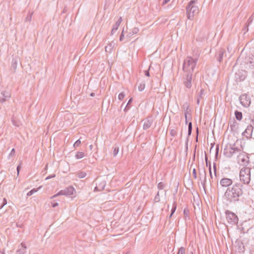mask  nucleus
I'll return each mask as SVG.
<instances>
[{"label": "nucleus", "instance_id": "obj_1", "mask_svg": "<svg viewBox=\"0 0 254 254\" xmlns=\"http://www.w3.org/2000/svg\"><path fill=\"white\" fill-rule=\"evenodd\" d=\"M242 185L240 183H235L231 187L226 190L224 197L229 202H236L239 200V197L242 195L243 192Z\"/></svg>", "mask_w": 254, "mask_h": 254}, {"label": "nucleus", "instance_id": "obj_2", "mask_svg": "<svg viewBox=\"0 0 254 254\" xmlns=\"http://www.w3.org/2000/svg\"><path fill=\"white\" fill-rule=\"evenodd\" d=\"M243 149L242 146L238 144L237 142L233 144L228 143L224 149L223 154L226 157L231 158L233 155H237L242 152Z\"/></svg>", "mask_w": 254, "mask_h": 254}, {"label": "nucleus", "instance_id": "obj_3", "mask_svg": "<svg viewBox=\"0 0 254 254\" xmlns=\"http://www.w3.org/2000/svg\"><path fill=\"white\" fill-rule=\"evenodd\" d=\"M197 62V59L188 57L184 61L183 70L186 74H192Z\"/></svg>", "mask_w": 254, "mask_h": 254}, {"label": "nucleus", "instance_id": "obj_4", "mask_svg": "<svg viewBox=\"0 0 254 254\" xmlns=\"http://www.w3.org/2000/svg\"><path fill=\"white\" fill-rule=\"evenodd\" d=\"M196 3V1L192 0L189 2L187 6V17L190 20H192L194 16L198 13L199 9Z\"/></svg>", "mask_w": 254, "mask_h": 254}, {"label": "nucleus", "instance_id": "obj_5", "mask_svg": "<svg viewBox=\"0 0 254 254\" xmlns=\"http://www.w3.org/2000/svg\"><path fill=\"white\" fill-rule=\"evenodd\" d=\"M240 180L244 184H248L251 180V169L249 167H243L240 172Z\"/></svg>", "mask_w": 254, "mask_h": 254}, {"label": "nucleus", "instance_id": "obj_6", "mask_svg": "<svg viewBox=\"0 0 254 254\" xmlns=\"http://www.w3.org/2000/svg\"><path fill=\"white\" fill-rule=\"evenodd\" d=\"M237 156V162L241 165L245 166L248 163L249 158L247 154L244 152L243 149L242 150V152H240Z\"/></svg>", "mask_w": 254, "mask_h": 254}, {"label": "nucleus", "instance_id": "obj_7", "mask_svg": "<svg viewBox=\"0 0 254 254\" xmlns=\"http://www.w3.org/2000/svg\"><path fill=\"white\" fill-rule=\"evenodd\" d=\"M225 214L226 215V219L229 224L233 225L238 223V217L234 213L229 210H226Z\"/></svg>", "mask_w": 254, "mask_h": 254}, {"label": "nucleus", "instance_id": "obj_8", "mask_svg": "<svg viewBox=\"0 0 254 254\" xmlns=\"http://www.w3.org/2000/svg\"><path fill=\"white\" fill-rule=\"evenodd\" d=\"M75 190L72 187H69L65 188L64 190H60L58 193L52 196L51 198H55L59 195H64L66 196H69L73 194Z\"/></svg>", "mask_w": 254, "mask_h": 254}, {"label": "nucleus", "instance_id": "obj_9", "mask_svg": "<svg viewBox=\"0 0 254 254\" xmlns=\"http://www.w3.org/2000/svg\"><path fill=\"white\" fill-rule=\"evenodd\" d=\"M239 100L242 105L246 108L249 107L251 103L250 96L246 94L241 95L239 97Z\"/></svg>", "mask_w": 254, "mask_h": 254}, {"label": "nucleus", "instance_id": "obj_10", "mask_svg": "<svg viewBox=\"0 0 254 254\" xmlns=\"http://www.w3.org/2000/svg\"><path fill=\"white\" fill-rule=\"evenodd\" d=\"M11 97L10 93L7 90H4L0 95V103H3L8 100Z\"/></svg>", "mask_w": 254, "mask_h": 254}, {"label": "nucleus", "instance_id": "obj_11", "mask_svg": "<svg viewBox=\"0 0 254 254\" xmlns=\"http://www.w3.org/2000/svg\"><path fill=\"white\" fill-rule=\"evenodd\" d=\"M199 179L201 181V184L204 190H205L206 185V174L204 169H203L201 171L199 172Z\"/></svg>", "mask_w": 254, "mask_h": 254}, {"label": "nucleus", "instance_id": "obj_12", "mask_svg": "<svg viewBox=\"0 0 254 254\" xmlns=\"http://www.w3.org/2000/svg\"><path fill=\"white\" fill-rule=\"evenodd\" d=\"M233 184V181L231 179L227 178H222L220 181V185L223 188L231 187L230 186Z\"/></svg>", "mask_w": 254, "mask_h": 254}, {"label": "nucleus", "instance_id": "obj_13", "mask_svg": "<svg viewBox=\"0 0 254 254\" xmlns=\"http://www.w3.org/2000/svg\"><path fill=\"white\" fill-rule=\"evenodd\" d=\"M254 127L252 125H249L245 130L243 132V135L247 138L251 137L253 131Z\"/></svg>", "mask_w": 254, "mask_h": 254}, {"label": "nucleus", "instance_id": "obj_14", "mask_svg": "<svg viewBox=\"0 0 254 254\" xmlns=\"http://www.w3.org/2000/svg\"><path fill=\"white\" fill-rule=\"evenodd\" d=\"M153 123V119L152 117H148L146 118L144 122L143 128V129H147L149 128L152 125Z\"/></svg>", "mask_w": 254, "mask_h": 254}, {"label": "nucleus", "instance_id": "obj_15", "mask_svg": "<svg viewBox=\"0 0 254 254\" xmlns=\"http://www.w3.org/2000/svg\"><path fill=\"white\" fill-rule=\"evenodd\" d=\"M192 74H186V79L184 81L185 86L188 88H190L191 87V80H192Z\"/></svg>", "mask_w": 254, "mask_h": 254}, {"label": "nucleus", "instance_id": "obj_16", "mask_svg": "<svg viewBox=\"0 0 254 254\" xmlns=\"http://www.w3.org/2000/svg\"><path fill=\"white\" fill-rule=\"evenodd\" d=\"M19 61V58L18 57H15L12 59L10 69L13 72H15L17 68L18 62Z\"/></svg>", "mask_w": 254, "mask_h": 254}, {"label": "nucleus", "instance_id": "obj_17", "mask_svg": "<svg viewBox=\"0 0 254 254\" xmlns=\"http://www.w3.org/2000/svg\"><path fill=\"white\" fill-rule=\"evenodd\" d=\"M122 21V17H120L118 20L116 22L115 24L113 25V28L111 31V34L113 35L114 33L118 30L119 26Z\"/></svg>", "mask_w": 254, "mask_h": 254}, {"label": "nucleus", "instance_id": "obj_18", "mask_svg": "<svg viewBox=\"0 0 254 254\" xmlns=\"http://www.w3.org/2000/svg\"><path fill=\"white\" fill-rule=\"evenodd\" d=\"M183 108L184 110L185 118H187L188 115H189L190 113V109L189 104L188 102L184 103L183 105Z\"/></svg>", "mask_w": 254, "mask_h": 254}, {"label": "nucleus", "instance_id": "obj_19", "mask_svg": "<svg viewBox=\"0 0 254 254\" xmlns=\"http://www.w3.org/2000/svg\"><path fill=\"white\" fill-rule=\"evenodd\" d=\"M27 247L24 243H21V248H19L16 253L18 254H25L26 252Z\"/></svg>", "mask_w": 254, "mask_h": 254}, {"label": "nucleus", "instance_id": "obj_20", "mask_svg": "<svg viewBox=\"0 0 254 254\" xmlns=\"http://www.w3.org/2000/svg\"><path fill=\"white\" fill-rule=\"evenodd\" d=\"M115 45V43L114 42L109 43L107 46L105 47L106 52L111 53Z\"/></svg>", "mask_w": 254, "mask_h": 254}, {"label": "nucleus", "instance_id": "obj_21", "mask_svg": "<svg viewBox=\"0 0 254 254\" xmlns=\"http://www.w3.org/2000/svg\"><path fill=\"white\" fill-rule=\"evenodd\" d=\"M225 53V51L223 49H220L218 52V57H217V61L219 62H221L223 59V55Z\"/></svg>", "mask_w": 254, "mask_h": 254}, {"label": "nucleus", "instance_id": "obj_22", "mask_svg": "<svg viewBox=\"0 0 254 254\" xmlns=\"http://www.w3.org/2000/svg\"><path fill=\"white\" fill-rule=\"evenodd\" d=\"M235 115L236 119L238 121H241L242 119L243 114L241 112L236 111L235 112Z\"/></svg>", "mask_w": 254, "mask_h": 254}, {"label": "nucleus", "instance_id": "obj_23", "mask_svg": "<svg viewBox=\"0 0 254 254\" xmlns=\"http://www.w3.org/2000/svg\"><path fill=\"white\" fill-rule=\"evenodd\" d=\"M33 12H29L26 17L25 19V22H30L32 19V15H33Z\"/></svg>", "mask_w": 254, "mask_h": 254}, {"label": "nucleus", "instance_id": "obj_24", "mask_svg": "<svg viewBox=\"0 0 254 254\" xmlns=\"http://www.w3.org/2000/svg\"><path fill=\"white\" fill-rule=\"evenodd\" d=\"M84 156V153L83 152H77L75 156V157L77 159H79L83 158Z\"/></svg>", "mask_w": 254, "mask_h": 254}, {"label": "nucleus", "instance_id": "obj_25", "mask_svg": "<svg viewBox=\"0 0 254 254\" xmlns=\"http://www.w3.org/2000/svg\"><path fill=\"white\" fill-rule=\"evenodd\" d=\"M106 186V182L105 181L101 182L100 183L98 184V187L99 189V191H101L103 190Z\"/></svg>", "mask_w": 254, "mask_h": 254}, {"label": "nucleus", "instance_id": "obj_26", "mask_svg": "<svg viewBox=\"0 0 254 254\" xmlns=\"http://www.w3.org/2000/svg\"><path fill=\"white\" fill-rule=\"evenodd\" d=\"M190 211L188 208H185L184 210V215L185 216V219H190Z\"/></svg>", "mask_w": 254, "mask_h": 254}, {"label": "nucleus", "instance_id": "obj_27", "mask_svg": "<svg viewBox=\"0 0 254 254\" xmlns=\"http://www.w3.org/2000/svg\"><path fill=\"white\" fill-rule=\"evenodd\" d=\"M139 32V28L137 27H134L132 29L131 32L129 33V36H130L134 34H137Z\"/></svg>", "mask_w": 254, "mask_h": 254}, {"label": "nucleus", "instance_id": "obj_28", "mask_svg": "<svg viewBox=\"0 0 254 254\" xmlns=\"http://www.w3.org/2000/svg\"><path fill=\"white\" fill-rule=\"evenodd\" d=\"M249 63L250 64V66L253 68L254 67V56H252L250 57Z\"/></svg>", "mask_w": 254, "mask_h": 254}, {"label": "nucleus", "instance_id": "obj_29", "mask_svg": "<svg viewBox=\"0 0 254 254\" xmlns=\"http://www.w3.org/2000/svg\"><path fill=\"white\" fill-rule=\"evenodd\" d=\"M7 203V201L5 198H3L1 201V199L0 198V209H1Z\"/></svg>", "mask_w": 254, "mask_h": 254}, {"label": "nucleus", "instance_id": "obj_30", "mask_svg": "<svg viewBox=\"0 0 254 254\" xmlns=\"http://www.w3.org/2000/svg\"><path fill=\"white\" fill-rule=\"evenodd\" d=\"M77 175L79 178L82 179L85 177L86 176V173L85 172H80L78 173Z\"/></svg>", "mask_w": 254, "mask_h": 254}, {"label": "nucleus", "instance_id": "obj_31", "mask_svg": "<svg viewBox=\"0 0 254 254\" xmlns=\"http://www.w3.org/2000/svg\"><path fill=\"white\" fill-rule=\"evenodd\" d=\"M145 83H140L139 85L138 86V89L139 91H142L144 90L145 88Z\"/></svg>", "mask_w": 254, "mask_h": 254}, {"label": "nucleus", "instance_id": "obj_32", "mask_svg": "<svg viewBox=\"0 0 254 254\" xmlns=\"http://www.w3.org/2000/svg\"><path fill=\"white\" fill-rule=\"evenodd\" d=\"M37 191V189H33L32 190H31L30 191H29L27 193V196H30L32 195L33 194H34V193H35Z\"/></svg>", "mask_w": 254, "mask_h": 254}, {"label": "nucleus", "instance_id": "obj_33", "mask_svg": "<svg viewBox=\"0 0 254 254\" xmlns=\"http://www.w3.org/2000/svg\"><path fill=\"white\" fill-rule=\"evenodd\" d=\"M113 148H114L113 155H114V156H116L119 153V147L118 146H115Z\"/></svg>", "mask_w": 254, "mask_h": 254}, {"label": "nucleus", "instance_id": "obj_34", "mask_svg": "<svg viewBox=\"0 0 254 254\" xmlns=\"http://www.w3.org/2000/svg\"><path fill=\"white\" fill-rule=\"evenodd\" d=\"M192 131V123L190 122L188 125V135H190Z\"/></svg>", "mask_w": 254, "mask_h": 254}, {"label": "nucleus", "instance_id": "obj_35", "mask_svg": "<svg viewBox=\"0 0 254 254\" xmlns=\"http://www.w3.org/2000/svg\"><path fill=\"white\" fill-rule=\"evenodd\" d=\"M177 208V203L176 202H174L173 204V206L171 209V213L172 214H173L174 212H175Z\"/></svg>", "mask_w": 254, "mask_h": 254}, {"label": "nucleus", "instance_id": "obj_36", "mask_svg": "<svg viewBox=\"0 0 254 254\" xmlns=\"http://www.w3.org/2000/svg\"><path fill=\"white\" fill-rule=\"evenodd\" d=\"M185 249L182 247L179 249V251L177 254H185Z\"/></svg>", "mask_w": 254, "mask_h": 254}, {"label": "nucleus", "instance_id": "obj_37", "mask_svg": "<svg viewBox=\"0 0 254 254\" xmlns=\"http://www.w3.org/2000/svg\"><path fill=\"white\" fill-rule=\"evenodd\" d=\"M154 200L156 202H158L160 201V196H159V191H158L157 193L155 195V196L154 198Z\"/></svg>", "mask_w": 254, "mask_h": 254}, {"label": "nucleus", "instance_id": "obj_38", "mask_svg": "<svg viewBox=\"0 0 254 254\" xmlns=\"http://www.w3.org/2000/svg\"><path fill=\"white\" fill-rule=\"evenodd\" d=\"M204 89H201L198 93L197 98L202 99L203 98V95H204Z\"/></svg>", "mask_w": 254, "mask_h": 254}, {"label": "nucleus", "instance_id": "obj_39", "mask_svg": "<svg viewBox=\"0 0 254 254\" xmlns=\"http://www.w3.org/2000/svg\"><path fill=\"white\" fill-rule=\"evenodd\" d=\"M125 96L124 92L120 93L118 95V99L119 100H122Z\"/></svg>", "mask_w": 254, "mask_h": 254}, {"label": "nucleus", "instance_id": "obj_40", "mask_svg": "<svg viewBox=\"0 0 254 254\" xmlns=\"http://www.w3.org/2000/svg\"><path fill=\"white\" fill-rule=\"evenodd\" d=\"M164 188V184L162 182H160L158 184V188L159 190H163Z\"/></svg>", "mask_w": 254, "mask_h": 254}, {"label": "nucleus", "instance_id": "obj_41", "mask_svg": "<svg viewBox=\"0 0 254 254\" xmlns=\"http://www.w3.org/2000/svg\"><path fill=\"white\" fill-rule=\"evenodd\" d=\"M80 143H81V141H80V139H79L74 142V143L73 144V146L75 148H76V147H78L80 145Z\"/></svg>", "mask_w": 254, "mask_h": 254}, {"label": "nucleus", "instance_id": "obj_42", "mask_svg": "<svg viewBox=\"0 0 254 254\" xmlns=\"http://www.w3.org/2000/svg\"><path fill=\"white\" fill-rule=\"evenodd\" d=\"M170 134L172 136H175L176 134V131L174 129H171L170 131Z\"/></svg>", "mask_w": 254, "mask_h": 254}, {"label": "nucleus", "instance_id": "obj_43", "mask_svg": "<svg viewBox=\"0 0 254 254\" xmlns=\"http://www.w3.org/2000/svg\"><path fill=\"white\" fill-rule=\"evenodd\" d=\"M213 170L214 173V177H216V164L215 163H213Z\"/></svg>", "mask_w": 254, "mask_h": 254}, {"label": "nucleus", "instance_id": "obj_44", "mask_svg": "<svg viewBox=\"0 0 254 254\" xmlns=\"http://www.w3.org/2000/svg\"><path fill=\"white\" fill-rule=\"evenodd\" d=\"M209 174H210V178L211 179H212L213 180V176L212 175V171H211V165L209 164Z\"/></svg>", "mask_w": 254, "mask_h": 254}, {"label": "nucleus", "instance_id": "obj_45", "mask_svg": "<svg viewBox=\"0 0 254 254\" xmlns=\"http://www.w3.org/2000/svg\"><path fill=\"white\" fill-rule=\"evenodd\" d=\"M132 101V98H130L129 99V100L126 105V107L125 108V111L128 107V106L131 103Z\"/></svg>", "mask_w": 254, "mask_h": 254}, {"label": "nucleus", "instance_id": "obj_46", "mask_svg": "<svg viewBox=\"0 0 254 254\" xmlns=\"http://www.w3.org/2000/svg\"><path fill=\"white\" fill-rule=\"evenodd\" d=\"M124 37H125V36H124V30H123L120 35V39H119L120 41H122L124 40Z\"/></svg>", "mask_w": 254, "mask_h": 254}, {"label": "nucleus", "instance_id": "obj_47", "mask_svg": "<svg viewBox=\"0 0 254 254\" xmlns=\"http://www.w3.org/2000/svg\"><path fill=\"white\" fill-rule=\"evenodd\" d=\"M192 175L195 179H196L197 178V174H196V171L195 169H193L192 171Z\"/></svg>", "mask_w": 254, "mask_h": 254}, {"label": "nucleus", "instance_id": "obj_48", "mask_svg": "<svg viewBox=\"0 0 254 254\" xmlns=\"http://www.w3.org/2000/svg\"><path fill=\"white\" fill-rule=\"evenodd\" d=\"M20 168H21V165L19 164V165H18L17 166V168H16L17 172V176L19 175V171H20Z\"/></svg>", "mask_w": 254, "mask_h": 254}, {"label": "nucleus", "instance_id": "obj_49", "mask_svg": "<svg viewBox=\"0 0 254 254\" xmlns=\"http://www.w3.org/2000/svg\"><path fill=\"white\" fill-rule=\"evenodd\" d=\"M144 74L146 76L149 77L150 76V73L149 71V69L144 71Z\"/></svg>", "mask_w": 254, "mask_h": 254}, {"label": "nucleus", "instance_id": "obj_50", "mask_svg": "<svg viewBox=\"0 0 254 254\" xmlns=\"http://www.w3.org/2000/svg\"><path fill=\"white\" fill-rule=\"evenodd\" d=\"M218 151H219V147L217 145L216 148V152H215V157H217L218 154Z\"/></svg>", "mask_w": 254, "mask_h": 254}, {"label": "nucleus", "instance_id": "obj_51", "mask_svg": "<svg viewBox=\"0 0 254 254\" xmlns=\"http://www.w3.org/2000/svg\"><path fill=\"white\" fill-rule=\"evenodd\" d=\"M56 175H50L49 176H48L46 178V180H49V179H50L51 178H54L55 177Z\"/></svg>", "mask_w": 254, "mask_h": 254}, {"label": "nucleus", "instance_id": "obj_52", "mask_svg": "<svg viewBox=\"0 0 254 254\" xmlns=\"http://www.w3.org/2000/svg\"><path fill=\"white\" fill-rule=\"evenodd\" d=\"M14 153H15V149H14V148H13V149L11 150V151H10V153H9V156L13 155H14Z\"/></svg>", "mask_w": 254, "mask_h": 254}, {"label": "nucleus", "instance_id": "obj_53", "mask_svg": "<svg viewBox=\"0 0 254 254\" xmlns=\"http://www.w3.org/2000/svg\"><path fill=\"white\" fill-rule=\"evenodd\" d=\"M59 204L58 202H55L52 203V206L53 207H56V206H58Z\"/></svg>", "mask_w": 254, "mask_h": 254}, {"label": "nucleus", "instance_id": "obj_54", "mask_svg": "<svg viewBox=\"0 0 254 254\" xmlns=\"http://www.w3.org/2000/svg\"><path fill=\"white\" fill-rule=\"evenodd\" d=\"M170 0H163L162 5H165Z\"/></svg>", "mask_w": 254, "mask_h": 254}, {"label": "nucleus", "instance_id": "obj_55", "mask_svg": "<svg viewBox=\"0 0 254 254\" xmlns=\"http://www.w3.org/2000/svg\"><path fill=\"white\" fill-rule=\"evenodd\" d=\"M94 191H99V187H98V186H96V187L94 188Z\"/></svg>", "mask_w": 254, "mask_h": 254}, {"label": "nucleus", "instance_id": "obj_56", "mask_svg": "<svg viewBox=\"0 0 254 254\" xmlns=\"http://www.w3.org/2000/svg\"><path fill=\"white\" fill-rule=\"evenodd\" d=\"M197 100V101H196L197 104V105H199V103H200V98H197V100Z\"/></svg>", "mask_w": 254, "mask_h": 254}, {"label": "nucleus", "instance_id": "obj_57", "mask_svg": "<svg viewBox=\"0 0 254 254\" xmlns=\"http://www.w3.org/2000/svg\"><path fill=\"white\" fill-rule=\"evenodd\" d=\"M205 162L206 163V165L207 166H208V158H207V157L206 156V155H205Z\"/></svg>", "mask_w": 254, "mask_h": 254}, {"label": "nucleus", "instance_id": "obj_58", "mask_svg": "<svg viewBox=\"0 0 254 254\" xmlns=\"http://www.w3.org/2000/svg\"><path fill=\"white\" fill-rule=\"evenodd\" d=\"M253 20L252 19V17H250L248 19V22H249V24H250L252 22Z\"/></svg>", "mask_w": 254, "mask_h": 254}, {"label": "nucleus", "instance_id": "obj_59", "mask_svg": "<svg viewBox=\"0 0 254 254\" xmlns=\"http://www.w3.org/2000/svg\"><path fill=\"white\" fill-rule=\"evenodd\" d=\"M94 95H95V93H91L90 94V96H92V97H93V96H94Z\"/></svg>", "mask_w": 254, "mask_h": 254}, {"label": "nucleus", "instance_id": "obj_60", "mask_svg": "<svg viewBox=\"0 0 254 254\" xmlns=\"http://www.w3.org/2000/svg\"><path fill=\"white\" fill-rule=\"evenodd\" d=\"M92 147H93L92 145H90L89 146V148H90V150H92Z\"/></svg>", "mask_w": 254, "mask_h": 254}, {"label": "nucleus", "instance_id": "obj_61", "mask_svg": "<svg viewBox=\"0 0 254 254\" xmlns=\"http://www.w3.org/2000/svg\"><path fill=\"white\" fill-rule=\"evenodd\" d=\"M172 215H173V214H172V213H171L170 215L168 217V218H170L172 216Z\"/></svg>", "mask_w": 254, "mask_h": 254}, {"label": "nucleus", "instance_id": "obj_62", "mask_svg": "<svg viewBox=\"0 0 254 254\" xmlns=\"http://www.w3.org/2000/svg\"><path fill=\"white\" fill-rule=\"evenodd\" d=\"M186 119V123L187 124L188 123V117H187V118H185Z\"/></svg>", "mask_w": 254, "mask_h": 254}, {"label": "nucleus", "instance_id": "obj_63", "mask_svg": "<svg viewBox=\"0 0 254 254\" xmlns=\"http://www.w3.org/2000/svg\"><path fill=\"white\" fill-rule=\"evenodd\" d=\"M0 254H5L4 252L3 251V252H0Z\"/></svg>", "mask_w": 254, "mask_h": 254}, {"label": "nucleus", "instance_id": "obj_64", "mask_svg": "<svg viewBox=\"0 0 254 254\" xmlns=\"http://www.w3.org/2000/svg\"><path fill=\"white\" fill-rule=\"evenodd\" d=\"M209 164L211 165V163L210 162H208V166L209 167Z\"/></svg>", "mask_w": 254, "mask_h": 254}]
</instances>
